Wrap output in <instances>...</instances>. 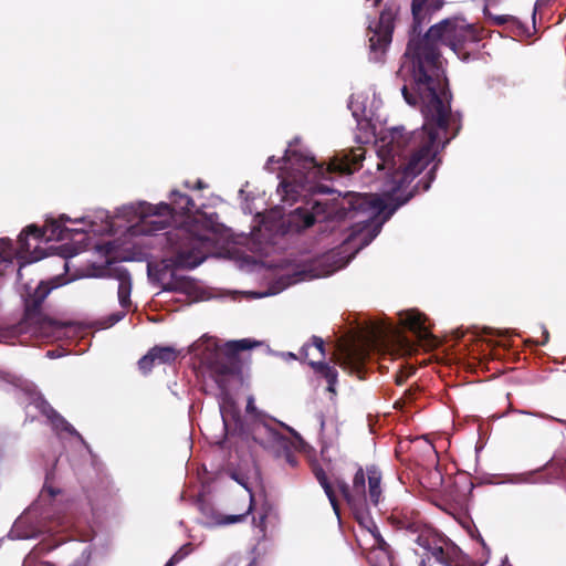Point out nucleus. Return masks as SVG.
Returning a JSON list of instances; mask_svg holds the SVG:
<instances>
[{"instance_id": "1", "label": "nucleus", "mask_w": 566, "mask_h": 566, "mask_svg": "<svg viewBox=\"0 0 566 566\" xmlns=\"http://www.w3.org/2000/svg\"><path fill=\"white\" fill-rule=\"evenodd\" d=\"M474 39L473 27L462 18L446 19L432 25L421 40L408 43L398 77L403 84L401 93L411 106H420L423 125L406 133L395 127L376 142L378 169L387 170L380 193L347 192L331 206L308 199L310 195L328 192L322 184L334 174H352L358 169L365 150L357 147L337 153L326 167L300 146L295 138L283 157L268 158V171L280 170V182L272 197L274 207L263 218L261 228L271 234L298 233L316 222L332 217L354 222L343 242L321 255H355L380 232L384 223L421 187L430 188L437 164L416 185L411 182L431 164L439 151L459 132V118L451 112L450 93L440 60V48H449L460 56L462 45Z\"/></svg>"}, {"instance_id": "2", "label": "nucleus", "mask_w": 566, "mask_h": 566, "mask_svg": "<svg viewBox=\"0 0 566 566\" xmlns=\"http://www.w3.org/2000/svg\"><path fill=\"white\" fill-rule=\"evenodd\" d=\"M116 218L125 221L127 228L120 238L113 241L103 240L94 245L96 254L105 260L103 264H93L91 273L92 276H108L118 282L117 298L123 310L107 317L106 327L120 322L126 315V310L132 306V276L127 269L117 264L115 260L147 258V253L134 250L145 244L159 247L165 255L160 261H148V277L165 291H176L184 286L176 270L193 269L201 264L211 252V237L208 234L191 239V245H189L187 239H190V230L185 227H176L163 234L159 233L166 230L171 222H178L167 202L127 203L117 209Z\"/></svg>"}, {"instance_id": "3", "label": "nucleus", "mask_w": 566, "mask_h": 566, "mask_svg": "<svg viewBox=\"0 0 566 566\" xmlns=\"http://www.w3.org/2000/svg\"><path fill=\"white\" fill-rule=\"evenodd\" d=\"M114 223L107 211L98 210L94 218L88 216L72 219L66 214L59 218H49L43 228L35 224L28 226L18 238V247L11 239L0 238V277L13 268V261L18 260L19 279L22 277L21 268L27 263L41 260L44 254L38 251V243L45 241H62L73 239V233L104 234L113 231Z\"/></svg>"}, {"instance_id": "4", "label": "nucleus", "mask_w": 566, "mask_h": 566, "mask_svg": "<svg viewBox=\"0 0 566 566\" xmlns=\"http://www.w3.org/2000/svg\"><path fill=\"white\" fill-rule=\"evenodd\" d=\"M313 472L328 497L337 517H339V506L336 499L335 488H337L342 493L359 524L371 535L374 543L367 556L369 563L374 566H392L389 545L382 538L377 525L369 517L366 511L368 501L375 506L380 502L382 493L380 488V472L374 467L367 469L368 493L366 492L365 473L361 468H359L355 473L352 488H349V485L339 478H336L334 482H331L324 470L318 467H314Z\"/></svg>"}, {"instance_id": "5", "label": "nucleus", "mask_w": 566, "mask_h": 566, "mask_svg": "<svg viewBox=\"0 0 566 566\" xmlns=\"http://www.w3.org/2000/svg\"><path fill=\"white\" fill-rule=\"evenodd\" d=\"M258 345L248 338L230 340L220 347L217 339L210 336H202L190 347L189 353L201 366L206 367L216 376H227L237 371V354Z\"/></svg>"}, {"instance_id": "6", "label": "nucleus", "mask_w": 566, "mask_h": 566, "mask_svg": "<svg viewBox=\"0 0 566 566\" xmlns=\"http://www.w3.org/2000/svg\"><path fill=\"white\" fill-rule=\"evenodd\" d=\"M169 205L171 213L177 220L178 217L184 218L179 227H185L190 230V239H187L189 245H191V239H196L202 234L211 237V250L214 248L218 241V234L220 231V224L217 221L214 213H206L199 209L195 210V203L192 199L181 193L179 190H171L169 195Z\"/></svg>"}, {"instance_id": "7", "label": "nucleus", "mask_w": 566, "mask_h": 566, "mask_svg": "<svg viewBox=\"0 0 566 566\" xmlns=\"http://www.w3.org/2000/svg\"><path fill=\"white\" fill-rule=\"evenodd\" d=\"M34 511L35 507L29 509L24 515L20 516L14 522L9 533V536L12 539L35 538L44 533L53 535L67 532L73 527L77 530V526L74 524V516L72 512L54 509L52 513H49L44 517V522L35 524L31 521V514Z\"/></svg>"}, {"instance_id": "8", "label": "nucleus", "mask_w": 566, "mask_h": 566, "mask_svg": "<svg viewBox=\"0 0 566 566\" xmlns=\"http://www.w3.org/2000/svg\"><path fill=\"white\" fill-rule=\"evenodd\" d=\"M280 427L289 431L294 437V440L281 434L277 428H274L266 421H262L255 427L253 440L275 458H283L291 467H295L297 459L293 452L297 449L302 439L293 428L284 423H280Z\"/></svg>"}, {"instance_id": "9", "label": "nucleus", "mask_w": 566, "mask_h": 566, "mask_svg": "<svg viewBox=\"0 0 566 566\" xmlns=\"http://www.w3.org/2000/svg\"><path fill=\"white\" fill-rule=\"evenodd\" d=\"M69 280H65L61 275L53 277L50 281H41L35 289L25 286L24 306L25 317L23 325H30L33 323H41L40 332H43L46 322L41 321L40 306L42 302L48 297L52 290L66 284Z\"/></svg>"}, {"instance_id": "10", "label": "nucleus", "mask_w": 566, "mask_h": 566, "mask_svg": "<svg viewBox=\"0 0 566 566\" xmlns=\"http://www.w3.org/2000/svg\"><path fill=\"white\" fill-rule=\"evenodd\" d=\"M416 543L427 555L446 566H450L459 554V549L449 539L432 528L422 530L417 536Z\"/></svg>"}, {"instance_id": "11", "label": "nucleus", "mask_w": 566, "mask_h": 566, "mask_svg": "<svg viewBox=\"0 0 566 566\" xmlns=\"http://www.w3.org/2000/svg\"><path fill=\"white\" fill-rule=\"evenodd\" d=\"M394 30V13L384 9L378 21H370L368 24V41L371 52V60L379 61L391 42Z\"/></svg>"}, {"instance_id": "12", "label": "nucleus", "mask_w": 566, "mask_h": 566, "mask_svg": "<svg viewBox=\"0 0 566 566\" xmlns=\"http://www.w3.org/2000/svg\"><path fill=\"white\" fill-rule=\"evenodd\" d=\"M302 355L308 359V364L314 371L323 377L327 382V391L332 395L336 394L335 386L337 384L338 373L334 366L323 363L321 360H314L312 358H324V340L321 337H313L312 343L305 344L302 347Z\"/></svg>"}, {"instance_id": "13", "label": "nucleus", "mask_w": 566, "mask_h": 566, "mask_svg": "<svg viewBox=\"0 0 566 566\" xmlns=\"http://www.w3.org/2000/svg\"><path fill=\"white\" fill-rule=\"evenodd\" d=\"M371 336L375 346L384 347L387 350L408 355L415 349L413 343L409 340L398 326L392 324H384L375 327L371 332Z\"/></svg>"}, {"instance_id": "14", "label": "nucleus", "mask_w": 566, "mask_h": 566, "mask_svg": "<svg viewBox=\"0 0 566 566\" xmlns=\"http://www.w3.org/2000/svg\"><path fill=\"white\" fill-rule=\"evenodd\" d=\"M381 101L373 87L352 94L348 108L357 124L364 128L368 126L376 111L380 107Z\"/></svg>"}, {"instance_id": "15", "label": "nucleus", "mask_w": 566, "mask_h": 566, "mask_svg": "<svg viewBox=\"0 0 566 566\" xmlns=\"http://www.w3.org/2000/svg\"><path fill=\"white\" fill-rule=\"evenodd\" d=\"M398 316L400 325L410 329L416 335L419 343L427 347L434 345L433 336L424 324L426 317L423 314L416 310H407L401 311Z\"/></svg>"}, {"instance_id": "16", "label": "nucleus", "mask_w": 566, "mask_h": 566, "mask_svg": "<svg viewBox=\"0 0 566 566\" xmlns=\"http://www.w3.org/2000/svg\"><path fill=\"white\" fill-rule=\"evenodd\" d=\"M365 350L357 345H345L336 356V363L343 367L356 368L365 359Z\"/></svg>"}, {"instance_id": "17", "label": "nucleus", "mask_w": 566, "mask_h": 566, "mask_svg": "<svg viewBox=\"0 0 566 566\" xmlns=\"http://www.w3.org/2000/svg\"><path fill=\"white\" fill-rule=\"evenodd\" d=\"M220 415L227 430L230 428L231 422L234 423L235 428H241L239 410L233 400L228 396L220 402Z\"/></svg>"}, {"instance_id": "18", "label": "nucleus", "mask_w": 566, "mask_h": 566, "mask_svg": "<svg viewBox=\"0 0 566 566\" xmlns=\"http://www.w3.org/2000/svg\"><path fill=\"white\" fill-rule=\"evenodd\" d=\"M232 478L249 492L250 504H249L248 511L244 514L218 515L216 517V521L213 523H211V525L223 526V525H230V524L241 522V521H243L245 515L249 514L252 510L253 496H252L251 490L249 489L245 480L242 478H239L237 474H232Z\"/></svg>"}, {"instance_id": "19", "label": "nucleus", "mask_w": 566, "mask_h": 566, "mask_svg": "<svg viewBox=\"0 0 566 566\" xmlns=\"http://www.w3.org/2000/svg\"><path fill=\"white\" fill-rule=\"evenodd\" d=\"M245 409H247L248 416L250 417V419L252 421V427H251V430H250V433H251L252 438H253V431H254L255 427L260 422H262V421L269 422L274 428L280 427V423H281L280 421H276L275 419L264 415L262 411L256 409V407L254 405L253 396H250L248 398L247 408Z\"/></svg>"}, {"instance_id": "20", "label": "nucleus", "mask_w": 566, "mask_h": 566, "mask_svg": "<svg viewBox=\"0 0 566 566\" xmlns=\"http://www.w3.org/2000/svg\"><path fill=\"white\" fill-rule=\"evenodd\" d=\"M48 418L51 420L54 429L61 432H69L71 434H75L81 439L80 434L75 431V429L60 415H57L52 408L48 407V410H44Z\"/></svg>"}, {"instance_id": "21", "label": "nucleus", "mask_w": 566, "mask_h": 566, "mask_svg": "<svg viewBox=\"0 0 566 566\" xmlns=\"http://www.w3.org/2000/svg\"><path fill=\"white\" fill-rule=\"evenodd\" d=\"M157 364H171L177 358V352L172 347H154L151 348Z\"/></svg>"}, {"instance_id": "22", "label": "nucleus", "mask_w": 566, "mask_h": 566, "mask_svg": "<svg viewBox=\"0 0 566 566\" xmlns=\"http://www.w3.org/2000/svg\"><path fill=\"white\" fill-rule=\"evenodd\" d=\"M59 545H60V542H57V541L53 545L40 544L32 552H30L28 554V556L23 560V566H33L40 554L49 552Z\"/></svg>"}, {"instance_id": "23", "label": "nucleus", "mask_w": 566, "mask_h": 566, "mask_svg": "<svg viewBox=\"0 0 566 566\" xmlns=\"http://www.w3.org/2000/svg\"><path fill=\"white\" fill-rule=\"evenodd\" d=\"M92 556V545H84L80 549V557L71 566H88Z\"/></svg>"}, {"instance_id": "24", "label": "nucleus", "mask_w": 566, "mask_h": 566, "mask_svg": "<svg viewBox=\"0 0 566 566\" xmlns=\"http://www.w3.org/2000/svg\"><path fill=\"white\" fill-rule=\"evenodd\" d=\"M154 364H157V363L155 360L151 349L138 360V367L144 374L149 373L151 370Z\"/></svg>"}, {"instance_id": "25", "label": "nucleus", "mask_w": 566, "mask_h": 566, "mask_svg": "<svg viewBox=\"0 0 566 566\" xmlns=\"http://www.w3.org/2000/svg\"><path fill=\"white\" fill-rule=\"evenodd\" d=\"M193 551L192 545L190 543L182 545L171 557L170 560L175 564H178Z\"/></svg>"}, {"instance_id": "26", "label": "nucleus", "mask_w": 566, "mask_h": 566, "mask_svg": "<svg viewBox=\"0 0 566 566\" xmlns=\"http://www.w3.org/2000/svg\"><path fill=\"white\" fill-rule=\"evenodd\" d=\"M439 7H440L439 0H428V2L424 6L421 7V9L419 11V14L417 17L413 15V19H415L413 32L418 31V33H421V30H418L420 14L423 11H427V10H430V9H438ZM412 14H415V13L412 12Z\"/></svg>"}, {"instance_id": "27", "label": "nucleus", "mask_w": 566, "mask_h": 566, "mask_svg": "<svg viewBox=\"0 0 566 566\" xmlns=\"http://www.w3.org/2000/svg\"><path fill=\"white\" fill-rule=\"evenodd\" d=\"M80 537L81 539L80 541H76L72 544V549L73 551H76V552H80L81 547L84 546V545H88L86 542H90L92 541V537L88 536V535H84L83 534H80Z\"/></svg>"}, {"instance_id": "28", "label": "nucleus", "mask_w": 566, "mask_h": 566, "mask_svg": "<svg viewBox=\"0 0 566 566\" xmlns=\"http://www.w3.org/2000/svg\"><path fill=\"white\" fill-rule=\"evenodd\" d=\"M428 0H413V13L417 17L422 6H424Z\"/></svg>"}, {"instance_id": "29", "label": "nucleus", "mask_w": 566, "mask_h": 566, "mask_svg": "<svg viewBox=\"0 0 566 566\" xmlns=\"http://www.w3.org/2000/svg\"><path fill=\"white\" fill-rule=\"evenodd\" d=\"M492 19L494 20L495 24H504L506 23L507 21L511 20V17L510 15H494L492 17Z\"/></svg>"}, {"instance_id": "30", "label": "nucleus", "mask_w": 566, "mask_h": 566, "mask_svg": "<svg viewBox=\"0 0 566 566\" xmlns=\"http://www.w3.org/2000/svg\"><path fill=\"white\" fill-rule=\"evenodd\" d=\"M432 476H433V480H434L432 482V488L438 486V485H440L442 483V475H441V473L438 470H436L432 473Z\"/></svg>"}, {"instance_id": "31", "label": "nucleus", "mask_w": 566, "mask_h": 566, "mask_svg": "<svg viewBox=\"0 0 566 566\" xmlns=\"http://www.w3.org/2000/svg\"><path fill=\"white\" fill-rule=\"evenodd\" d=\"M53 497L55 495L54 491L50 486H44L43 491L41 492V500L44 501L45 496Z\"/></svg>"}, {"instance_id": "32", "label": "nucleus", "mask_w": 566, "mask_h": 566, "mask_svg": "<svg viewBox=\"0 0 566 566\" xmlns=\"http://www.w3.org/2000/svg\"><path fill=\"white\" fill-rule=\"evenodd\" d=\"M255 526H258L262 531H264V527H265V516L264 515L260 517V521L258 523L255 522Z\"/></svg>"}, {"instance_id": "33", "label": "nucleus", "mask_w": 566, "mask_h": 566, "mask_svg": "<svg viewBox=\"0 0 566 566\" xmlns=\"http://www.w3.org/2000/svg\"><path fill=\"white\" fill-rule=\"evenodd\" d=\"M366 1V4H368V7H377L381 0H365Z\"/></svg>"}, {"instance_id": "34", "label": "nucleus", "mask_w": 566, "mask_h": 566, "mask_svg": "<svg viewBox=\"0 0 566 566\" xmlns=\"http://www.w3.org/2000/svg\"><path fill=\"white\" fill-rule=\"evenodd\" d=\"M543 335H544V339L543 342L541 343L542 345L546 344L548 342V332L546 328L543 327Z\"/></svg>"}, {"instance_id": "35", "label": "nucleus", "mask_w": 566, "mask_h": 566, "mask_svg": "<svg viewBox=\"0 0 566 566\" xmlns=\"http://www.w3.org/2000/svg\"><path fill=\"white\" fill-rule=\"evenodd\" d=\"M207 186L201 181V180H197L196 182V188L197 189H203L206 188Z\"/></svg>"}, {"instance_id": "36", "label": "nucleus", "mask_w": 566, "mask_h": 566, "mask_svg": "<svg viewBox=\"0 0 566 566\" xmlns=\"http://www.w3.org/2000/svg\"><path fill=\"white\" fill-rule=\"evenodd\" d=\"M61 262H62V266H63V269H64L65 271H67V269H69V262H67L65 259L61 260Z\"/></svg>"}, {"instance_id": "37", "label": "nucleus", "mask_w": 566, "mask_h": 566, "mask_svg": "<svg viewBox=\"0 0 566 566\" xmlns=\"http://www.w3.org/2000/svg\"><path fill=\"white\" fill-rule=\"evenodd\" d=\"M286 355H287L289 358H292V359L296 358V356L293 353H287Z\"/></svg>"}, {"instance_id": "38", "label": "nucleus", "mask_w": 566, "mask_h": 566, "mask_svg": "<svg viewBox=\"0 0 566 566\" xmlns=\"http://www.w3.org/2000/svg\"><path fill=\"white\" fill-rule=\"evenodd\" d=\"M243 210L249 212V213H252V210L248 206L243 207Z\"/></svg>"}, {"instance_id": "39", "label": "nucleus", "mask_w": 566, "mask_h": 566, "mask_svg": "<svg viewBox=\"0 0 566 566\" xmlns=\"http://www.w3.org/2000/svg\"><path fill=\"white\" fill-rule=\"evenodd\" d=\"M175 565H176V564H175V563H172V562L169 559V560L166 563V565H165V566H175Z\"/></svg>"}, {"instance_id": "40", "label": "nucleus", "mask_w": 566, "mask_h": 566, "mask_svg": "<svg viewBox=\"0 0 566 566\" xmlns=\"http://www.w3.org/2000/svg\"><path fill=\"white\" fill-rule=\"evenodd\" d=\"M244 192H245L244 189H240V191H239L240 197H243Z\"/></svg>"}, {"instance_id": "41", "label": "nucleus", "mask_w": 566, "mask_h": 566, "mask_svg": "<svg viewBox=\"0 0 566 566\" xmlns=\"http://www.w3.org/2000/svg\"><path fill=\"white\" fill-rule=\"evenodd\" d=\"M46 355H48L49 357H51V358H53V357H54L53 352H48V354H46Z\"/></svg>"}, {"instance_id": "42", "label": "nucleus", "mask_w": 566, "mask_h": 566, "mask_svg": "<svg viewBox=\"0 0 566 566\" xmlns=\"http://www.w3.org/2000/svg\"><path fill=\"white\" fill-rule=\"evenodd\" d=\"M185 186H186L187 188H189V187H190V185H189V182H188V181H185Z\"/></svg>"}, {"instance_id": "43", "label": "nucleus", "mask_w": 566, "mask_h": 566, "mask_svg": "<svg viewBox=\"0 0 566 566\" xmlns=\"http://www.w3.org/2000/svg\"><path fill=\"white\" fill-rule=\"evenodd\" d=\"M419 566H426L424 562L422 560Z\"/></svg>"}]
</instances>
